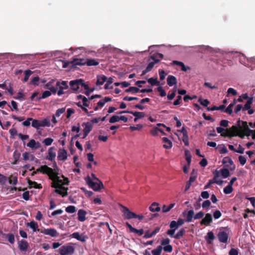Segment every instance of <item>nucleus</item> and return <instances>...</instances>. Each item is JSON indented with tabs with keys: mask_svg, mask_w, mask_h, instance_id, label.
Here are the masks:
<instances>
[{
	"mask_svg": "<svg viewBox=\"0 0 255 255\" xmlns=\"http://www.w3.org/2000/svg\"><path fill=\"white\" fill-rule=\"evenodd\" d=\"M55 167L54 169L50 168L46 165L41 166L37 170L43 173L47 174L50 178L52 180V187L55 188V192L61 195L63 197L67 195L68 188L63 185L68 184L69 181L64 176H58V168L54 163Z\"/></svg>",
	"mask_w": 255,
	"mask_h": 255,
	"instance_id": "1",
	"label": "nucleus"
},
{
	"mask_svg": "<svg viewBox=\"0 0 255 255\" xmlns=\"http://www.w3.org/2000/svg\"><path fill=\"white\" fill-rule=\"evenodd\" d=\"M213 174L214 183L222 185L223 183L222 179L227 178L230 175V172L228 169L223 168L220 170L216 169L213 172Z\"/></svg>",
	"mask_w": 255,
	"mask_h": 255,
	"instance_id": "2",
	"label": "nucleus"
},
{
	"mask_svg": "<svg viewBox=\"0 0 255 255\" xmlns=\"http://www.w3.org/2000/svg\"><path fill=\"white\" fill-rule=\"evenodd\" d=\"M238 127L236 126H233L231 128L226 130V133L225 136L228 137H233L235 136H238L241 138H244L246 135L243 130H239V128L241 129L242 127L240 125V120L238 121Z\"/></svg>",
	"mask_w": 255,
	"mask_h": 255,
	"instance_id": "3",
	"label": "nucleus"
},
{
	"mask_svg": "<svg viewBox=\"0 0 255 255\" xmlns=\"http://www.w3.org/2000/svg\"><path fill=\"white\" fill-rule=\"evenodd\" d=\"M121 211L123 213L124 218L125 219L129 220L133 218H138L141 220L143 218L142 215H137L135 213L130 211L127 207L121 205Z\"/></svg>",
	"mask_w": 255,
	"mask_h": 255,
	"instance_id": "4",
	"label": "nucleus"
},
{
	"mask_svg": "<svg viewBox=\"0 0 255 255\" xmlns=\"http://www.w3.org/2000/svg\"><path fill=\"white\" fill-rule=\"evenodd\" d=\"M58 251L60 255H72L75 251V248L73 245L69 244L62 246Z\"/></svg>",
	"mask_w": 255,
	"mask_h": 255,
	"instance_id": "5",
	"label": "nucleus"
},
{
	"mask_svg": "<svg viewBox=\"0 0 255 255\" xmlns=\"http://www.w3.org/2000/svg\"><path fill=\"white\" fill-rule=\"evenodd\" d=\"M87 184L95 191H98L102 188H103V184L101 181H93L91 177L88 176L86 178Z\"/></svg>",
	"mask_w": 255,
	"mask_h": 255,
	"instance_id": "6",
	"label": "nucleus"
},
{
	"mask_svg": "<svg viewBox=\"0 0 255 255\" xmlns=\"http://www.w3.org/2000/svg\"><path fill=\"white\" fill-rule=\"evenodd\" d=\"M229 231L227 229H221L217 235L219 241L222 243H227L229 239Z\"/></svg>",
	"mask_w": 255,
	"mask_h": 255,
	"instance_id": "7",
	"label": "nucleus"
},
{
	"mask_svg": "<svg viewBox=\"0 0 255 255\" xmlns=\"http://www.w3.org/2000/svg\"><path fill=\"white\" fill-rule=\"evenodd\" d=\"M150 59L152 60L151 61H150L144 70V74L151 71V70L153 67L154 64L155 63H158L159 62V59L155 58L154 55H152L150 56Z\"/></svg>",
	"mask_w": 255,
	"mask_h": 255,
	"instance_id": "8",
	"label": "nucleus"
},
{
	"mask_svg": "<svg viewBox=\"0 0 255 255\" xmlns=\"http://www.w3.org/2000/svg\"><path fill=\"white\" fill-rule=\"evenodd\" d=\"M40 233L46 235H49L52 237H56L58 236L57 231L54 228L44 229Z\"/></svg>",
	"mask_w": 255,
	"mask_h": 255,
	"instance_id": "9",
	"label": "nucleus"
},
{
	"mask_svg": "<svg viewBox=\"0 0 255 255\" xmlns=\"http://www.w3.org/2000/svg\"><path fill=\"white\" fill-rule=\"evenodd\" d=\"M86 59H78L74 58L73 60L70 61L71 64L72 65V67H76L77 66H82L86 64Z\"/></svg>",
	"mask_w": 255,
	"mask_h": 255,
	"instance_id": "10",
	"label": "nucleus"
},
{
	"mask_svg": "<svg viewBox=\"0 0 255 255\" xmlns=\"http://www.w3.org/2000/svg\"><path fill=\"white\" fill-rule=\"evenodd\" d=\"M213 221L212 215L210 213H207L205 215L204 218L201 221L200 224L201 225L208 226Z\"/></svg>",
	"mask_w": 255,
	"mask_h": 255,
	"instance_id": "11",
	"label": "nucleus"
},
{
	"mask_svg": "<svg viewBox=\"0 0 255 255\" xmlns=\"http://www.w3.org/2000/svg\"><path fill=\"white\" fill-rule=\"evenodd\" d=\"M71 236L72 238H75L82 242H85L88 239L87 237L84 235L83 234H80L78 232L73 233L71 235Z\"/></svg>",
	"mask_w": 255,
	"mask_h": 255,
	"instance_id": "12",
	"label": "nucleus"
},
{
	"mask_svg": "<svg viewBox=\"0 0 255 255\" xmlns=\"http://www.w3.org/2000/svg\"><path fill=\"white\" fill-rule=\"evenodd\" d=\"M18 246L19 249L22 252H25L27 251L29 246L28 243L25 240H21L18 243Z\"/></svg>",
	"mask_w": 255,
	"mask_h": 255,
	"instance_id": "13",
	"label": "nucleus"
},
{
	"mask_svg": "<svg viewBox=\"0 0 255 255\" xmlns=\"http://www.w3.org/2000/svg\"><path fill=\"white\" fill-rule=\"evenodd\" d=\"M82 126H84V128L83 129V132H85V134H88L92 130L93 128V125L91 123L87 122V123H83L82 124Z\"/></svg>",
	"mask_w": 255,
	"mask_h": 255,
	"instance_id": "14",
	"label": "nucleus"
},
{
	"mask_svg": "<svg viewBox=\"0 0 255 255\" xmlns=\"http://www.w3.org/2000/svg\"><path fill=\"white\" fill-rule=\"evenodd\" d=\"M69 85L70 88L73 90L77 91L79 88V86H80V79H76L75 80L71 81L69 83Z\"/></svg>",
	"mask_w": 255,
	"mask_h": 255,
	"instance_id": "15",
	"label": "nucleus"
},
{
	"mask_svg": "<svg viewBox=\"0 0 255 255\" xmlns=\"http://www.w3.org/2000/svg\"><path fill=\"white\" fill-rule=\"evenodd\" d=\"M78 220L80 222H84L86 220L87 212L82 209H80L78 212Z\"/></svg>",
	"mask_w": 255,
	"mask_h": 255,
	"instance_id": "16",
	"label": "nucleus"
},
{
	"mask_svg": "<svg viewBox=\"0 0 255 255\" xmlns=\"http://www.w3.org/2000/svg\"><path fill=\"white\" fill-rule=\"evenodd\" d=\"M27 146L32 149H37L40 147V144L38 142H36L34 139H32L27 143Z\"/></svg>",
	"mask_w": 255,
	"mask_h": 255,
	"instance_id": "17",
	"label": "nucleus"
},
{
	"mask_svg": "<svg viewBox=\"0 0 255 255\" xmlns=\"http://www.w3.org/2000/svg\"><path fill=\"white\" fill-rule=\"evenodd\" d=\"M67 153L64 149L60 148L58 152V159H66Z\"/></svg>",
	"mask_w": 255,
	"mask_h": 255,
	"instance_id": "18",
	"label": "nucleus"
},
{
	"mask_svg": "<svg viewBox=\"0 0 255 255\" xmlns=\"http://www.w3.org/2000/svg\"><path fill=\"white\" fill-rule=\"evenodd\" d=\"M167 84L170 87L176 84V78L173 75H169L167 78Z\"/></svg>",
	"mask_w": 255,
	"mask_h": 255,
	"instance_id": "19",
	"label": "nucleus"
},
{
	"mask_svg": "<svg viewBox=\"0 0 255 255\" xmlns=\"http://www.w3.org/2000/svg\"><path fill=\"white\" fill-rule=\"evenodd\" d=\"M215 237L213 232L210 231L207 233L205 239L208 244H211L212 241L215 239Z\"/></svg>",
	"mask_w": 255,
	"mask_h": 255,
	"instance_id": "20",
	"label": "nucleus"
},
{
	"mask_svg": "<svg viewBox=\"0 0 255 255\" xmlns=\"http://www.w3.org/2000/svg\"><path fill=\"white\" fill-rule=\"evenodd\" d=\"M149 209L152 212H159L161 210L159 204L156 202L152 203L149 207Z\"/></svg>",
	"mask_w": 255,
	"mask_h": 255,
	"instance_id": "21",
	"label": "nucleus"
},
{
	"mask_svg": "<svg viewBox=\"0 0 255 255\" xmlns=\"http://www.w3.org/2000/svg\"><path fill=\"white\" fill-rule=\"evenodd\" d=\"M55 148L54 147H51L48 150V159H54L56 157Z\"/></svg>",
	"mask_w": 255,
	"mask_h": 255,
	"instance_id": "22",
	"label": "nucleus"
},
{
	"mask_svg": "<svg viewBox=\"0 0 255 255\" xmlns=\"http://www.w3.org/2000/svg\"><path fill=\"white\" fill-rule=\"evenodd\" d=\"M223 163L231 170L235 168V165L234 164L233 160H223Z\"/></svg>",
	"mask_w": 255,
	"mask_h": 255,
	"instance_id": "23",
	"label": "nucleus"
},
{
	"mask_svg": "<svg viewBox=\"0 0 255 255\" xmlns=\"http://www.w3.org/2000/svg\"><path fill=\"white\" fill-rule=\"evenodd\" d=\"M160 230L159 227L156 228L152 232L149 233L148 231L144 232V238H149L157 233Z\"/></svg>",
	"mask_w": 255,
	"mask_h": 255,
	"instance_id": "24",
	"label": "nucleus"
},
{
	"mask_svg": "<svg viewBox=\"0 0 255 255\" xmlns=\"http://www.w3.org/2000/svg\"><path fill=\"white\" fill-rule=\"evenodd\" d=\"M27 226L32 229L33 232L40 231L39 229H38V224L34 221H31L30 222L27 223Z\"/></svg>",
	"mask_w": 255,
	"mask_h": 255,
	"instance_id": "25",
	"label": "nucleus"
},
{
	"mask_svg": "<svg viewBox=\"0 0 255 255\" xmlns=\"http://www.w3.org/2000/svg\"><path fill=\"white\" fill-rule=\"evenodd\" d=\"M99 64L97 60L95 59H87L86 64L88 66H97Z\"/></svg>",
	"mask_w": 255,
	"mask_h": 255,
	"instance_id": "26",
	"label": "nucleus"
},
{
	"mask_svg": "<svg viewBox=\"0 0 255 255\" xmlns=\"http://www.w3.org/2000/svg\"><path fill=\"white\" fill-rule=\"evenodd\" d=\"M185 221L183 219L179 218L177 221H172V227L178 228L179 226L183 225Z\"/></svg>",
	"mask_w": 255,
	"mask_h": 255,
	"instance_id": "27",
	"label": "nucleus"
},
{
	"mask_svg": "<svg viewBox=\"0 0 255 255\" xmlns=\"http://www.w3.org/2000/svg\"><path fill=\"white\" fill-rule=\"evenodd\" d=\"M107 78L105 76H99L97 77L96 84L97 85H102L107 81Z\"/></svg>",
	"mask_w": 255,
	"mask_h": 255,
	"instance_id": "28",
	"label": "nucleus"
},
{
	"mask_svg": "<svg viewBox=\"0 0 255 255\" xmlns=\"http://www.w3.org/2000/svg\"><path fill=\"white\" fill-rule=\"evenodd\" d=\"M162 141L165 144L163 145V147L165 148L169 149L172 147V142L168 139V138L164 137L162 138Z\"/></svg>",
	"mask_w": 255,
	"mask_h": 255,
	"instance_id": "29",
	"label": "nucleus"
},
{
	"mask_svg": "<svg viewBox=\"0 0 255 255\" xmlns=\"http://www.w3.org/2000/svg\"><path fill=\"white\" fill-rule=\"evenodd\" d=\"M243 108V111H246L251 108V105L253 102V98L249 97Z\"/></svg>",
	"mask_w": 255,
	"mask_h": 255,
	"instance_id": "30",
	"label": "nucleus"
},
{
	"mask_svg": "<svg viewBox=\"0 0 255 255\" xmlns=\"http://www.w3.org/2000/svg\"><path fill=\"white\" fill-rule=\"evenodd\" d=\"M194 212L192 210H190L188 211L187 217H186V221L187 222H191L192 221L193 218H194Z\"/></svg>",
	"mask_w": 255,
	"mask_h": 255,
	"instance_id": "31",
	"label": "nucleus"
},
{
	"mask_svg": "<svg viewBox=\"0 0 255 255\" xmlns=\"http://www.w3.org/2000/svg\"><path fill=\"white\" fill-rule=\"evenodd\" d=\"M175 205V203H171L167 207L165 205H163L162 208V212L163 213L169 212L172 208L174 207Z\"/></svg>",
	"mask_w": 255,
	"mask_h": 255,
	"instance_id": "32",
	"label": "nucleus"
},
{
	"mask_svg": "<svg viewBox=\"0 0 255 255\" xmlns=\"http://www.w3.org/2000/svg\"><path fill=\"white\" fill-rule=\"evenodd\" d=\"M33 73V72L29 69H27L24 71V77L23 80V82H26L28 81L29 76Z\"/></svg>",
	"mask_w": 255,
	"mask_h": 255,
	"instance_id": "33",
	"label": "nucleus"
},
{
	"mask_svg": "<svg viewBox=\"0 0 255 255\" xmlns=\"http://www.w3.org/2000/svg\"><path fill=\"white\" fill-rule=\"evenodd\" d=\"M51 95V93L50 91H45L42 93L41 97L37 98V100L39 101L41 99H45V98L49 97Z\"/></svg>",
	"mask_w": 255,
	"mask_h": 255,
	"instance_id": "34",
	"label": "nucleus"
},
{
	"mask_svg": "<svg viewBox=\"0 0 255 255\" xmlns=\"http://www.w3.org/2000/svg\"><path fill=\"white\" fill-rule=\"evenodd\" d=\"M162 250V247L161 246H159L155 249L152 251L151 253L152 255H160Z\"/></svg>",
	"mask_w": 255,
	"mask_h": 255,
	"instance_id": "35",
	"label": "nucleus"
},
{
	"mask_svg": "<svg viewBox=\"0 0 255 255\" xmlns=\"http://www.w3.org/2000/svg\"><path fill=\"white\" fill-rule=\"evenodd\" d=\"M8 182L10 184L16 185L17 183V178L16 176H10L8 179Z\"/></svg>",
	"mask_w": 255,
	"mask_h": 255,
	"instance_id": "36",
	"label": "nucleus"
},
{
	"mask_svg": "<svg viewBox=\"0 0 255 255\" xmlns=\"http://www.w3.org/2000/svg\"><path fill=\"white\" fill-rule=\"evenodd\" d=\"M31 126L36 129H39L40 127V121L32 119Z\"/></svg>",
	"mask_w": 255,
	"mask_h": 255,
	"instance_id": "37",
	"label": "nucleus"
},
{
	"mask_svg": "<svg viewBox=\"0 0 255 255\" xmlns=\"http://www.w3.org/2000/svg\"><path fill=\"white\" fill-rule=\"evenodd\" d=\"M147 81L152 86L158 85L160 84L159 82H158L157 81V78H150L149 79H148Z\"/></svg>",
	"mask_w": 255,
	"mask_h": 255,
	"instance_id": "38",
	"label": "nucleus"
},
{
	"mask_svg": "<svg viewBox=\"0 0 255 255\" xmlns=\"http://www.w3.org/2000/svg\"><path fill=\"white\" fill-rule=\"evenodd\" d=\"M40 127H49L50 125L49 121L47 119H45L43 120L40 121Z\"/></svg>",
	"mask_w": 255,
	"mask_h": 255,
	"instance_id": "39",
	"label": "nucleus"
},
{
	"mask_svg": "<svg viewBox=\"0 0 255 255\" xmlns=\"http://www.w3.org/2000/svg\"><path fill=\"white\" fill-rule=\"evenodd\" d=\"M139 91V89L135 87H130L128 89L126 90L127 93L131 92L132 93H136Z\"/></svg>",
	"mask_w": 255,
	"mask_h": 255,
	"instance_id": "40",
	"label": "nucleus"
},
{
	"mask_svg": "<svg viewBox=\"0 0 255 255\" xmlns=\"http://www.w3.org/2000/svg\"><path fill=\"white\" fill-rule=\"evenodd\" d=\"M185 230L184 229H181V230H180L177 233L176 235H175L173 237L175 238V239H179L180 238H181V237L183 236V235H184V233H185Z\"/></svg>",
	"mask_w": 255,
	"mask_h": 255,
	"instance_id": "41",
	"label": "nucleus"
},
{
	"mask_svg": "<svg viewBox=\"0 0 255 255\" xmlns=\"http://www.w3.org/2000/svg\"><path fill=\"white\" fill-rule=\"evenodd\" d=\"M182 140L184 142L185 146H188L189 145V137L188 135V133L184 134L183 135Z\"/></svg>",
	"mask_w": 255,
	"mask_h": 255,
	"instance_id": "42",
	"label": "nucleus"
},
{
	"mask_svg": "<svg viewBox=\"0 0 255 255\" xmlns=\"http://www.w3.org/2000/svg\"><path fill=\"white\" fill-rule=\"evenodd\" d=\"M233 190V187L231 186L230 185H228L227 186H226L223 190V191L225 194H229L232 192Z\"/></svg>",
	"mask_w": 255,
	"mask_h": 255,
	"instance_id": "43",
	"label": "nucleus"
},
{
	"mask_svg": "<svg viewBox=\"0 0 255 255\" xmlns=\"http://www.w3.org/2000/svg\"><path fill=\"white\" fill-rule=\"evenodd\" d=\"M6 238L10 244L14 243V236L12 234H7L6 235Z\"/></svg>",
	"mask_w": 255,
	"mask_h": 255,
	"instance_id": "44",
	"label": "nucleus"
},
{
	"mask_svg": "<svg viewBox=\"0 0 255 255\" xmlns=\"http://www.w3.org/2000/svg\"><path fill=\"white\" fill-rule=\"evenodd\" d=\"M65 211L68 213H73L76 212V207L74 206H69L66 208Z\"/></svg>",
	"mask_w": 255,
	"mask_h": 255,
	"instance_id": "45",
	"label": "nucleus"
},
{
	"mask_svg": "<svg viewBox=\"0 0 255 255\" xmlns=\"http://www.w3.org/2000/svg\"><path fill=\"white\" fill-rule=\"evenodd\" d=\"M56 86H58V87L62 86V88L64 89H67L68 88V86L67 85V82L64 81H63L61 83L58 81L56 83Z\"/></svg>",
	"mask_w": 255,
	"mask_h": 255,
	"instance_id": "46",
	"label": "nucleus"
},
{
	"mask_svg": "<svg viewBox=\"0 0 255 255\" xmlns=\"http://www.w3.org/2000/svg\"><path fill=\"white\" fill-rule=\"evenodd\" d=\"M53 141V139L50 137H48L44 139L43 141V143L47 146L50 145L52 142Z\"/></svg>",
	"mask_w": 255,
	"mask_h": 255,
	"instance_id": "47",
	"label": "nucleus"
},
{
	"mask_svg": "<svg viewBox=\"0 0 255 255\" xmlns=\"http://www.w3.org/2000/svg\"><path fill=\"white\" fill-rule=\"evenodd\" d=\"M120 121V117L117 115L113 116L109 120L110 123H115Z\"/></svg>",
	"mask_w": 255,
	"mask_h": 255,
	"instance_id": "48",
	"label": "nucleus"
},
{
	"mask_svg": "<svg viewBox=\"0 0 255 255\" xmlns=\"http://www.w3.org/2000/svg\"><path fill=\"white\" fill-rule=\"evenodd\" d=\"M198 102L201 105L204 107H207L208 105L209 104V101L207 99L203 100L201 98L198 99Z\"/></svg>",
	"mask_w": 255,
	"mask_h": 255,
	"instance_id": "49",
	"label": "nucleus"
},
{
	"mask_svg": "<svg viewBox=\"0 0 255 255\" xmlns=\"http://www.w3.org/2000/svg\"><path fill=\"white\" fill-rule=\"evenodd\" d=\"M130 114H132L136 118H138V119H140L143 117V112H130Z\"/></svg>",
	"mask_w": 255,
	"mask_h": 255,
	"instance_id": "50",
	"label": "nucleus"
},
{
	"mask_svg": "<svg viewBox=\"0 0 255 255\" xmlns=\"http://www.w3.org/2000/svg\"><path fill=\"white\" fill-rule=\"evenodd\" d=\"M249 96L247 93H245L242 94L241 96L239 97V98L237 99L238 102H243V99L247 100L249 99Z\"/></svg>",
	"mask_w": 255,
	"mask_h": 255,
	"instance_id": "51",
	"label": "nucleus"
},
{
	"mask_svg": "<svg viewBox=\"0 0 255 255\" xmlns=\"http://www.w3.org/2000/svg\"><path fill=\"white\" fill-rule=\"evenodd\" d=\"M157 91L159 92L160 96L161 97H164L166 96V94L165 90L163 89L162 87L159 86L157 88Z\"/></svg>",
	"mask_w": 255,
	"mask_h": 255,
	"instance_id": "52",
	"label": "nucleus"
},
{
	"mask_svg": "<svg viewBox=\"0 0 255 255\" xmlns=\"http://www.w3.org/2000/svg\"><path fill=\"white\" fill-rule=\"evenodd\" d=\"M29 184L30 185H31V186H33L35 188L40 189V188H42V186L40 184H38L37 183H36V182H34V181H30L29 182Z\"/></svg>",
	"mask_w": 255,
	"mask_h": 255,
	"instance_id": "53",
	"label": "nucleus"
},
{
	"mask_svg": "<svg viewBox=\"0 0 255 255\" xmlns=\"http://www.w3.org/2000/svg\"><path fill=\"white\" fill-rule=\"evenodd\" d=\"M7 180V177L0 174V184L4 185Z\"/></svg>",
	"mask_w": 255,
	"mask_h": 255,
	"instance_id": "54",
	"label": "nucleus"
},
{
	"mask_svg": "<svg viewBox=\"0 0 255 255\" xmlns=\"http://www.w3.org/2000/svg\"><path fill=\"white\" fill-rule=\"evenodd\" d=\"M219 152L221 154L226 153L228 152V149L224 145H221L219 146Z\"/></svg>",
	"mask_w": 255,
	"mask_h": 255,
	"instance_id": "55",
	"label": "nucleus"
},
{
	"mask_svg": "<svg viewBox=\"0 0 255 255\" xmlns=\"http://www.w3.org/2000/svg\"><path fill=\"white\" fill-rule=\"evenodd\" d=\"M233 107V105L231 104L227 107V108L225 110V112L231 115L233 113L232 108Z\"/></svg>",
	"mask_w": 255,
	"mask_h": 255,
	"instance_id": "56",
	"label": "nucleus"
},
{
	"mask_svg": "<svg viewBox=\"0 0 255 255\" xmlns=\"http://www.w3.org/2000/svg\"><path fill=\"white\" fill-rule=\"evenodd\" d=\"M65 111V108H63L61 109H58L54 116H56L57 117H59L62 114L64 113Z\"/></svg>",
	"mask_w": 255,
	"mask_h": 255,
	"instance_id": "57",
	"label": "nucleus"
},
{
	"mask_svg": "<svg viewBox=\"0 0 255 255\" xmlns=\"http://www.w3.org/2000/svg\"><path fill=\"white\" fill-rule=\"evenodd\" d=\"M204 214L203 212L200 211L195 214L194 216V219L195 220L200 219L203 217Z\"/></svg>",
	"mask_w": 255,
	"mask_h": 255,
	"instance_id": "58",
	"label": "nucleus"
},
{
	"mask_svg": "<svg viewBox=\"0 0 255 255\" xmlns=\"http://www.w3.org/2000/svg\"><path fill=\"white\" fill-rule=\"evenodd\" d=\"M159 75L160 77V80L161 81L165 79V75H166V73L165 72V71L163 70H159Z\"/></svg>",
	"mask_w": 255,
	"mask_h": 255,
	"instance_id": "59",
	"label": "nucleus"
},
{
	"mask_svg": "<svg viewBox=\"0 0 255 255\" xmlns=\"http://www.w3.org/2000/svg\"><path fill=\"white\" fill-rule=\"evenodd\" d=\"M80 84L82 87H83L85 90H88L89 89L88 85L86 84L83 79H80Z\"/></svg>",
	"mask_w": 255,
	"mask_h": 255,
	"instance_id": "60",
	"label": "nucleus"
},
{
	"mask_svg": "<svg viewBox=\"0 0 255 255\" xmlns=\"http://www.w3.org/2000/svg\"><path fill=\"white\" fill-rule=\"evenodd\" d=\"M131 233H133L137 235V236H141L143 234V230L142 229L137 230L136 229L134 228V230H133Z\"/></svg>",
	"mask_w": 255,
	"mask_h": 255,
	"instance_id": "61",
	"label": "nucleus"
},
{
	"mask_svg": "<svg viewBox=\"0 0 255 255\" xmlns=\"http://www.w3.org/2000/svg\"><path fill=\"white\" fill-rule=\"evenodd\" d=\"M39 80V78L38 76H35L33 77L31 80V84L34 85H38V81Z\"/></svg>",
	"mask_w": 255,
	"mask_h": 255,
	"instance_id": "62",
	"label": "nucleus"
},
{
	"mask_svg": "<svg viewBox=\"0 0 255 255\" xmlns=\"http://www.w3.org/2000/svg\"><path fill=\"white\" fill-rule=\"evenodd\" d=\"M162 250H163L165 252L171 253L172 251V247L171 245H169L163 247L162 248Z\"/></svg>",
	"mask_w": 255,
	"mask_h": 255,
	"instance_id": "63",
	"label": "nucleus"
},
{
	"mask_svg": "<svg viewBox=\"0 0 255 255\" xmlns=\"http://www.w3.org/2000/svg\"><path fill=\"white\" fill-rule=\"evenodd\" d=\"M32 118H28L27 120L22 123V125L24 127H28L30 125V122L32 121Z\"/></svg>",
	"mask_w": 255,
	"mask_h": 255,
	"instance_id": "64",
	"label": "nucleus"
}]
</instances>
